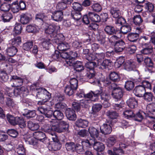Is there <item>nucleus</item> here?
<instances>
[{"label":"nucleus","mask_w":155,"mask_h":155,"mask_svg":"<svg viewBox=\"0 0 155 155\" xmlns=\"http://www.w3.org/2000/svg\"><path fill=\"white\" fill-rule=\"evenodd\" d=\"M31 87H33L32 89L37 92V98L41 100L38 101L37 103L38 105H45L48 107L52 106L53 103L50 101L51 95L49 92L45 89L37 88L35 84L32 85Z\"/></svg>","instance_id":"obj_1"},{"label":"nucleus","mask_w":155,"mask_h":155,"mask_svg":"<svg viewBox=\"0 0 155 155\" xmlns=\"http://www.w3.org/2000/svg\"><path fill=\"white\" fill-rule=\"evenodd\" d=\"M60 27L58 25H49L45 30V32L48 34L47 36L54 40L56 39L57 37L58 39L63 41L64 39V35L62 34H57V32L60 30Z\"/></svg>","instance_id":"obj_2"},{"label":"nucleus","mask_w":155,"mask_h":155,"mask_svg":"<svg viewBox=\"0 0 155 155\" xmlns=\"http://www.w3.org/2000/svg\"><path fill=\"white\" fill-rule=\"evenodd\" d=\"M112 89L111 95L115 101L120 100L123 96V91L121 87L118 86L117 84L113 83L111 85Z\"/></svg>","instance_id":"obj_3"},{"label":"nucleus","mask_w":155,"mask_h":155,"mask_svg":"<svg viewBox=\"0 0 155 155\" xmlns=\"http://www.w3.org/2000/svg\"><path fill=\"white\" fill-rule=\"evenodd\" d=\"M55 124L56 127H54V129L56 130L57 132L59 133L64 132L68 130L69 127L68 123L64 120H61Z\"/></svg>","instance_id":"obj_4"},{"label":"nucleus","mask_w":155,"mask_h":155,"mask_svg":"<svg viewBox=\"0 0 155 155\" xmlns=\"http://www.w3.org/2000/svg\"><path fill=\"white\" fill-rule=\"evenodd\" d=\"M105 57V54L103 53H94L93 54H91L90 55H87L86 57L88 61H93L97 60V62H99V65L100 62Z\"/></svg>","instance_id":"obj_5"},{"label":"nucleus","mask_w":155,"mask_h":155,"mask_svg":"<svg viewBox=\"0 0 155 155\" xmlns=\"http://www.w3.org/2000/svg\"><path fill=\"white\" fill-rule=\"evenodd\" d=\"M112 124L111 120H109L107 123L101 126L100 127L101 132L104 135H108L112 132V129L110 124Z\"/></svg>","instance_id":"obj_6"},{"label":"nucleus","mask_w":155,"mask_h":155,"mask_svg":"<svg viewBox=\"0 0 155 155\" xmlns=\"http://www.w3.org/2000/svg\"><path fill=\"white\" fill-rule=\"evenodd\" d=\"M10 82L12 87H19L22 85L23 80L17 75H13L11 76Z\"/></svg>","instance_id":"obj_7"},{"label":"nucleus","mask_w":155,"mask_h":155,"mask_svg":"<svg viewBox=\"0 0 155 155\" xmlns=\"http://www.w3.org/2000/svg\"><path fill=\"white\" fill-rule=\"evenodd\" d=\"M146 118L149 117L150 118L154 119V117L152 116H150L149 113L146 114L143 111L138 112L136 114H135V116L134 118L135 120L139 122H141L144 118V117Z\"/></svg>","instance_id":"obj_8"},{"label":"nucleus","mask_w":155,"mask_h":155,"mask_svg":"<svg viewBox=\"0 0 155 155\" xmlns=\"http://www.w3.org/2000/svg\"><path fill=\"white\" fill-rule=\"evenodd\" d=\"M37 110L47 118H50L53 115V112L52 110L47 108H45L44 106L38 107Z\"/></svg>","instance_id":"obj_9"},{"label":"nucleus","mask_w":155,"mask_h":155,"mask_svg":"<svg viewBox=\"0 0 155 155\" xmlns=\"http://www.w3.org/2000/svg\"><path fill=\"white\" fill-rule=\"evenodd\" d=\"M125 44L122 40L118 41L114 44L115 52L117 53L122 52L125 48Z\"/></svg>","instance_id":"obj_10"},{"label":"nucleus","mask_w":155,"mask_h":155,"mask_svg":"<svg viewBox=\"0 0 155 155\" xmlns=\"http://www.w3.org/2000/svg\"><path fill=\"white\" fill-rule=\"evenodd\" d=\"M54 39L48 38L43 39V41L39 44V48H43V50H48L49 46L51 44V41H53Z\"/></svg>","instance_id":"obj_11"},{"label":"nucleus","mask_w":155,"mask_h":155,"mask_svg":"<svg viewBox=\"0 0 155 155\" xmlns=\"http://www.w3.org/2000/svg\"><path fill=\"white\" fill-rule=\"evenodd\" d=\"M65 114L67 118L70 120H75L77 118V116L75 111L71 108L66 109Z\"/></svg>","instance_id":"obj_12"},{"label":"nucleus","mask_w":155,"mask_h":155,"mask_svg":"<svg viewBox=\"0 0 155 155\" xmlns=\"http://www.w3.org/2000/svg\"><path fill=\"white\" fill-rule=\"evenodd\" d=\"M153 51V48L150 44H145L144 45L143 49L140 51L141 53L144 55H151Z\"/></svg>","instance_id":"obj_13"},{"label":"nucleus","mask_w":155,"mask_h":155,"mask_svg":"<svg viewBox=\"0 0 155 155\" xmlns=\"http://www.w3.org/2000/svg\"><path fill=\"white\" fill-rule=\"evenodd\" d=\"M133 92L136 96L142 97L145 93V89L142 86H138L134 89Z\"/></svg>","instance_id":"obj_14"},{"label":"nucleus","mask_w":155,"mask_h":155,"mask_svg":"<svg viewBox=\"0 0 155 155\" xmlns=\"http://www.w3.org/2000/svg\"><path fill=\"white\" fill-rule=\"evenodd\" d=\"M104 31L108 35H116L118 31L117 28L111 25H107L104 28Z\"/></svg>","instance_id":"obj_15"},{"label":"nucleus","mask_w":155,"mask_h":155,"mask_svg":"<svg viewBox=\"0 0 155 155\" xmlns=\"http://www.w3.org/2000/svg\"><path fill=\"white\" fill-rule=\"evenodd\" d=\"M63 17V13L61 11H55L52 13L51 15L52 18L57 21H61Z\"/></svg>","instance_id":"obj_16"},{"label":"nucleus","mask_w":155,"mask_h":155,"mask_svg":"<svg viewBox=\"0 0 155 155\" xmlns=\"http://www.w3.org/2000/svg\"><path fill=\"white\" fill-rule=\"evenodd\" d=\"M88 121L87 120L78 119L75 122L76 126L79 128H85L88 125Z\"/></svg>","instance_id":"obj_17"},{"label":"nucleus","mask_w":155,"mask_h":155,"mask_svg":"<svg viewBox=\"0 0 155 155\" xmlns=\"http://www.w3.org/2000/svg\"><path fill=\"white\" fill-rule=\"evenodd\" d=\"M111 80L110 78H105L104 76H102L99 78V79L97 81L98 84L99 85L103 84L105 86H107L108 85L110 84L111 85Z\"/></svg>","instance_id":"obj_18"},{"label":"nucleus","mask_w":155,"mask_h":155,"mask_svg":"<svg viewBox=\"0 0 155 155\" xmlns=\"http://www.w3.org/2000/svg\"><path fill=\"white\" fill-rule=\"evenodd\" d=\"M31 19V15L28 13H23L21 15L20 21L23 24L28 23Z\"/></svg>","instance_id":"obj_19"},{"label":"nucleus","mask_w":155,"mask_h":155,"mask_svg":"<svg viewBox=\"0 0 155 155\" xmlns=\"http://www.w3.org/2000/svg\"><path fill=\"white\" fill-rule=\"evenodd\" d=\"M89 18L92 21L95 22H99L101 20V17L97 13L93 12L88 13Z\"/></svg>","instance_id":"obj_20"},{"label":"nucleus","mask_w":155,"mask_h":155,"mask_svg":"<svg viewBox=\"0 0 155 155\" xmlns=\"http://www.w3.org/2000/svg\"><path fill=\"white\" fill-rule=\"evenodd\" d=\"M61 147V144L59 141H54L51 144L48 146V148L50 150L56 151L59 150Z\"/></svg>","instance_id":"obj_21"},{"label":"nucleus","mask_w":155,"mask_h":155,"mask_svg":"<svg viewBox=\"0 0 155 155\" xmlns=\"http://www.w3.org/2000/svg\"><path fill=\"white\" fill-rule=\"evenodd\" d=\"M93 147L94 149L98 152H100L103 151L105 147L104 144L102 143L96 141L95 140Z\"/></svg>","instance_id":"obj_22"},{"label":"nucleus","mask_w":155,"mask_h":155,"mask_svg":"<svg viewBox=\"0 0 155 155\" xmlns=\"http://www.w3.org/2000/svg\"><path fill=\"white\" fill-rule=\"evenodd\" d=\"M54 127H56L55 124H52V126L48 124H46L43 125V129L45 132L50 134L53 131L56 132V130L54 129Z\"/></svg>","instance_id":"obj_23"},{"label":"nucleus","mask_w":155,"mask_h":155,"mask_svg":"<svg viewBox=\"0 0 155 155\" xmlns=\"http://www.w3.org/2000/svg\"><path fill=\"white\" fill-rule=\"evenodd\" d=\"M12 14L9 12H6L3 14L1 16V18L4 22H8L13 18Z\"/></svg>","instance_id":"obj_24"},{"label":"nucleus","mask_w":155,"mask_h":155,"mask_svg":"<svg viewBox=\"0 0 155 155\" xmlns=\"http://www.w3.org/2000/svg\"><path fill=\"white\" fill-rule=\"evenodd\" d=\"M88 131L90 136L94 138H97L99 136V132L98 130L96 128L93 127H90Z\"/></svg>","instance_id":"obj_25"},{"label":"nucleus","mask_w":155,"mask_h":155,"mask_svg":"<svg viewBox=\"0 0 155 155\" xmlns=\"http://www.w3.org/2000/svg\"><path fill=\"white\" fill-rule=\"evenodd\" d=\"M117 137L115 135L109 137L107 139V144L109 147H111L116 143Z\"/></svg>","instance_id":"obj_26"},{"label":"nucleus","mask_w":155,"mask_h":155,"mask_svg":"<svg viewBox=\"0 0 155 155\" xmlns=\"http://www.w3.org/2000/svg\"><path fill=\"white\" fill-rule=\"evenodd\" d=\"M126 102L128 106L131 108H134L137 106V101L134 97L130 98Z\"/></svg>","instance_id":"obj_27"},{"label":"nucleus","mask_w":155,"mask_h":155,"mask_svg":"<svg viewBox=\"0 0 155 155\" xmlns=\"http://www.w3.org/2000/svg\"><path fill=\"white\" fill-rule=\"evenodd\" d=\"M139 37V35L137 33H130L127 35L128 40L131 42H135L137 41Z\"/></svg>","instance_id":"obj_28"},{"label":"nucleus","mask_w":155,"mask_h":155,"mask_svg":"<svg viewBox=\"0 0 155 155\" xmlns=\"http://www.w3.org/2000/svg\"><path fill=\"white\" fill-rule=\"evenodd\" d=\"M27 125L29 129L33 131L38 130L39 127V125L37 123H34L31 121L27 122Z\"/></svg>","instance_id":"obj_29"},{"label":"nucleus","mask_w":155,"mask_h":155,"mask_svg":"<svg viewBox=\"0 0 155 155\" xmlns=\"http://www.w3.org/2000/svg\"><path fill=\"white\" fill-rule=\"evenodd\" d=\"M17 51L16 47L13 46L8 48L6 50L7 54L10 56H13L15 55Z\"/></svg>","instance_id":"obj_30"},{"label":"nucleus","mask_w":155,"mask_h":155,"mask_svg":"<svg viewBox=\"0 0 155 155\" xmlns=\"http://www.w3.org/2000/svg\"><path fill=\"white\" fill-rule=\"evenodd\" d=\"M76 90L69 85L65 87L64 92L67 95L70 96L73 95Z\"/></svg>","instance_id":"obj_31"},{"label":"nucleus","mask_w":155,"mask_h":155,"mask_svg":"<svg viewBox=\"0 0 155 155\" xmlns=\"http://www.w3.org/2000/svg\"><path fill=\"white\" fill-rule=\"evenodd\" d=\"M57 48L59 51H64L68 49L70 46L68 43L64 42L59 44Z\"/></svg>","instance_id":"obj_32"},{"label":"nucleus","mask_w":155,"mask_h":155,"mask_svg":"<svg viewBox=\"0 0 155 155\" xmlns=\"http://www.w3.org/2000/svg\"><path fill=\"white\" fill-rule=\"evenodd\" d=\"M124 68L128 71L133 70L135 68L134 63L132 61H128L124 64Z\"/></svg>","instance_id":"obj_33"},{"label":"nucleus","mask_w":155,"mask_h":155,"mask_svg":"<svg viewBox=\"0 0 155 155\" xmlns=\"http://www.w3.org/2000/svg\"><path fill=\"white\" fill-rule=\"evenodd\" d=\"M109 78L111 81L114 82H118L120 80V77L119 74L114 72L110 73Z\"/></svg>","instance_id":"obj_34"},{"label":"nucleus","mask_w":155,"mask_h":155,"mask_svg":"<svg viewBox=\"0 0 155 155\" xmlns=\"http://www.w3.org/2000/svg\"><path fill=\"white\" fill-rule=\"evenodd\" d=\"M133 21L135 25L140 26L142 24L143 21L141 16L139 15H136L133 18Z\"/></svg>","instance_id":"obj_35"},{"label":"nucleus","mask_w":155,"mask_h":155,"mask_svg":"<svg viewBox=\"0 0 155 155\" xmlns=\"http://www.w3.org/2000/svg\"><path fill=\"white\" fill-rule=\"evenodd\" d=\"M89 61V62H87L85 64V67L89 70H92L99 65V62L96 63L92 61Z\"/></svg>","instance_id":"obj_36"},{"label":"nucleus","mask_w":155,"mask_h":155,"mask_svg":"<svg viewBox=\"0 0 155 155\" xmlns=\"http://www.w3.org/2000/svg\"><path fill=\"white\" fill-rule=\"evenodd\" d=\"M102 107V104L100 103L95 104L93 105L92 107L91 113L94 114L99 111Z\"/></svg>","instance_id":"obj_37"},{"label":"nucleus","mask_w":155,"mask_h":155,"mask_svg":"<svg viewBox=\"0 0 155 155\" xmlns=\"http://www.w3.org/2000/svg\"><path fill=\"white\" fill-rule=\"evenodd\" d=\"M7 120L12 125H15L17 124V117H14L10 114L7 115Z\"/></svg>","instance_id":"obj_38"},{"label":"nucleus","mask_w":155,"mask_h":155,"mask_svg":"<svg viewBox=\"0 0 155 155\" xmlns=\"http://www.w3.org/2000/svg\"><path fill=\"white\" fill-rule=\"evenodd\" d=\"M112 61L110 59H105L101 63V66L103 69L109 68L112 65Z\"/></svg>","instance_id":"obj_39"},{"label":"nucleus","mask_w":155,"mask_h":155,"mask_svg":"<svg viewBox=\"0 0 155 155\" xmlns=\"http://www.w3.org/2000/svg\"><path fill=\"white\" fill-rule=\"evenodd\" d=\"M57 119L61 120L63 118L64 116L63 113L59 110H56L53 113V115Z\"/></svg>","instance_id":"obj_40"},{"label":"nucleus","mask_w":155,"mask_h":155,"mask_svg":"<svg viewBox=\"0 0 155 155\" xmlns=\"http://www.w3.org/2000/svg\"><path fill=\"white\" fill-rule=\"evenodd\" d=\"M110 12L113 17L117 18L120 17V11L117 8L112 7L110 10Z\"/></svg>","instance_id":"obj_41"},{"label":"nucleus","mask_w":155,"mask_h":155,"mask_svg":"<svg viewBox=\"0 0 155 155\" xmlns=\"http://www.w3.org/2000/svg\"><path fill=\"white\" fill-rule=\"evenodd\" d=\"M34 135L36 137V138L38 140L43 142L45 140V135L44 133L42 132H37L35 133Z\"/></svg>","instance_id":"obj_42"},{"label":"nucleus","mask_w":155,"mask_h":155,"mask_svg":"<svg viewBox=\"0 0 155 155\" xmlns=\"http://www.w3.org/2000/svg\"><path fill=\"white\" fill-rule=\"evenodd\" d=\"M94 140V139L86 140L82 141L81 143L84 147L85 146L87 147H91L92 146H93Z\"/></svg>","instance_id":"obj_43"},{"label":"nucleus","mask_w":155,"mask_h":155,"mask_svg":"<svg viewBox=\"0 0 155 155\" xmlns=\"http://www.w3.org/2000/svg\"><path fill=\"white\" fill-rule=\"evenodd\" d=\"M73 67L77 71L80 72L84 69V67L83 66L81 62L77 61H76Z\"/></svg>","instance_id":"obj_44"},{"label":"nucleus","mask_w":155,"mask_h":155,"mask_svg":"<svg viewBox=\"0 0 155 155\" xmlns=\"http://www.w3.org/2000/svg\"><path fill=\"white\" fill-rule=\"evenodd\" d=\"M144 99L146 101L150 102L152 101L153 96L151 92H146L145 93L143 96Z\"/></svg>","instance_id":"obj_45"},{"label":"nucleus","mask_w":155,"mask_h":155,"mask_svg":"<svg viewBox=\"0 0 155 155\" xmlns=\"http://www.w3.org/2000/svg\"><path fill=\"white\" fill-rule=\"evenodd\" d=\"M121 32L124 34H126L128 32H130L131 30V27L130 25L126 24L121 27Z\"/></svg>","instance_id":"obj_46"},{"label":"nucleus","mask_w":155,"mask_h":155,"mask_svg":"<svg viewBox=\"0 0 155 155\" xmlns=\"http://www.w3.org/2000/svg\"><path fill=\"white\" fill-rule=\"evenodd\" d=\"M17 124H18L21 128L26 127L25 121L22 117H17Z\"/></svg>","instance_id":"obj_47"},{"label":"nucleus","mask_w":155,"mask_h":155,"mask_svg":"<svg viewBox=\"0 0 155 155\" xmlns=\"http://www.w3.org/2000/svg\"><path fill=\"white\" fill-rule=\"evenodd\" d=\"M92 102L90 100H82L80 101V104L83 107L87 108L90 106Z\"/></svg>","instance_id":"obj_48"},{"label":"nucleus","mask_w":155,"mask_h":155,"mask_svg":"<svg viewBox=\"0 0 155 155\" xmlns=\"http://www.w3.org/2000/svg\"><path fill=\"white\" fill-rule=\"evenodd\" d=\"M123 151L121 149H118L117 148L114 147V148L113 151L109 150L107 151L108 155H120L119 152L123 153Z\"/></svg>","instance_id":"obj_49"},{"label":"nucleus","mask_w":155,"mask_h":155,"mask_svg":"<svg viewBox=\"0 0 155 155\" xmlns=\"http://www.w3.org/2000/svg\"><path fill=\"white\" fill-rule=\"evenodd\" d=\"M22 29L21 25L20 24H16L13 29V34L14 36L19 34L21 32Z\"/></svg>","instance_id":"obj_50"},{"label":"nucleus","mask_w":155,"mask_h":155,"mask_svg":"<svg viewBox=\"0 0 155 155\" xmlns=\"http://www.w3.org/2000/svg\"><path fill=\"white\" fill-rule=\"evenodd\" d=\"M36 115L35 110H28L27 112L23 114V115L26 117L28 118H33L36 116Z\"/></svg>","instance_id":"obj_51"},{"label":"nucleus","mask_w":155,"mask_h":155,"mask_svg":"<svg viewBox=\"0 0 155 155\" xmlns=\"http://www.w3.org/2000/svg\"><path fill=\"white\" fill-rule=\"evenodd\" d=\"M8 78V76L5 71H0V81L2 82H5Z\"/></svg>","instance_id":"obj_52"},{"label":"nucleus","mask_w":155,"mask_h":155,"mask_svg":"<svg viewBox=\"0 0 155 155\" xmlns=\"http://www.w3.org/2000/svg\"><path fill=\"white\" fill-rule=\"evenodd\" d=\"M11 9L12 11L14 13H17L18 12L19 9V7L18 2V1L12 3Z\"/></svg>","instance_id":"obj_53"},{"label":"nucleus","mask_w":155,"mask_h":155,"mask_svg":"<svg viewBox=\"0 0 155 155\" xmlns=\"http://www.w3.org/2000/svg\"><path fill=\"white\" fill-rule=\"evenodd\" d=\"M134 86V83L131 81H126L124 86L125 88L128 91L132 90Z\"/></svg>","instance_id":"obj_54"},{"label":"nucleus","mask_w":155,"mask_h":155,"mask_svg":"<svg viewBox=\"0 0 155 155\" xmlns=\"http://www.w3.org/2000/svg\"><path fill=\"white\" fill-rule=\"evenodd\" d=\"M12 44L13 45V46L15 47L19 45L21 42V39L20 37H17L11 40Z\"/></svg>","instance_id":"obj_55"},{"label":"nucleus","mask_w":155,"mask_h":155,"mask_svg":"<svg viewBox=\"0 0 155 155\" xmlns=\"http://www.w3.org/2000/svg\"><path fill=\"white\" fill-rule=\"evenodd\" d=\"M106 114L109 118L113 119H116L119 116V114L115 111H108Z\"/></svg>","instance_id":"obj_56"},{"label":"nucleus","mask_w":155,"mask_h":155,"mask_svg":"<svg viewBox=\"0 0 155 155\" xmlns=\"http://www.w3.org/2000/svg\"><path fill=\"white\" fill-rule=\"evenodd\" d=\"M101 102L109 101L110 99V95L108 93L103 92L101 95Z\"/></svg>","instance_id":"obj_57"},{"label":"nucleus","mask_w":155,"mask_h":155,"mask_svg":"<svg viewBox=\"0 0 155 155\" xmlns=\"http://www.w3.org/2000/svg\"><path fill=\"white\" fill-rule=\"evenodd\" d=\"M71 15L73 18L76 21L79 20L81 17V14L80 12L73 11Z\"/></svg>","instance_id":"obj_58"},{"label":"nucleus","mask_w":155,"mask_h":155,"mask_svg":"<svg viewBox=\"0 0 155 155\" xmlns=\"http://www.w3.org/2000/svg\"><path fill=\"white\" fill-rule=\"evenodd\" d=\"M32 46V41H30L24 44L23 48L24 50L28 51L31 49Z\"/></svg>","instance_id":"obj_59"},{"label":"nucleus","mask_w":155,"mask_h":155,"mask_svg":"<svg viewBox=\"0 0 155 155\" xmlns=\"http://www.w3.org/2000/svg\"><path fill=\"white\" fill-rule=\"evenodd\" d=\"M144 62L147 66L152 67L153 66V63L152 59L148 57H146L144 59Z\"/></svg>","instance_id":"obj_60"},{"label":"nucleus","mask_w":155,"mask_h":155,"mask_svg":"<svg viewBox=\"0 0 155 155\" xmlns=\"http://www.w3.org/2000/svg\"><path fill=\"white\" fill-rule=\"evenodd\" d=\"M123 114L125 117L127 119H130L134 117L135 114L133 111L130 110H126L123 112Z\"/></svg>","instance_id":"obj_61"},{"label":"nucleus","mask_w":155,"mask_h":155,"mask_svg":"<svg viewBox=\"0 0 155 155\" xmlns=\"http://www.w3.org/2000/svg\"><path fill=\"white\" fill-rule=\"evenodd\" d=\"M65 146L68 151H74L75 150V145L73 142H67L66 143Z\"/></svg>","instance_id":"obj_62"},{"label":"nucleus","mask_w":155,"mask_h":155,"mask_svg":"<svg viewBox=\"0 0 155 155\" xmlns=\"http://www.w3.org/2000/svg\"><path fill=\"white\" fill-rule=\"evenodd\" d=\"M10 8V5L7 3H4L2 4L0 6V10L3 12L8 11Z\"/></svg>","instance_id":"obj_63"},{"label":"nucleus","mask_w":155,"mask_h":155,"mask_svg":"<svg viewBox=\"0 0 155 155\" xmlns=\"http://www.w3.org/2000/svg\"><path fill=\"white\" fill-rule=\"evenodd\" d=\"M147 109L150 113L154 112L155 111V103H152L148 104L147 107Z\"/></svg>","instance_id":"obj_64"}]
</instances>
